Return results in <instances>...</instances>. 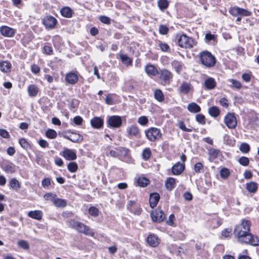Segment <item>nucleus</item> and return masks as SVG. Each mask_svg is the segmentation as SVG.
Returning <instances> with one entry per match:
<instances>
[{
    "instance_id": "44",
    "label": "nucleus",
    "mask_w": 259,
    "mask_h": 259,
    "mask_svg": "<svg viewBox=\"0 0 259 259\" xmlns=\"http://www.w3.org/2000/svg\"><path fill=\"white\" fill-rule=\"evenodd\" d=\"M151 155V152L149 148H145L143 150L142 153L143 158L145 160L148 159Z\"/></svg>"
},
{
    "instance_id": "10",
    "label": "nucleus",
    "mask_w": 259,
    "mask_h": 259,
    "mask_svg": "<svg viewBox=\"0 0 259 259\" xmlns=\"http://www.w3.org/2000/svg\"><path fill=\"white\" fill-rule=\"evenodd\" d=\"M57 23V20L52 16H47L42 19V23L47 29L54 28Z\"/></svg>"
},
{
    "instance_id": "37",
    "label": "nucleus",
    "mask_w": 259,
    "mask_h": 259,
    "mask_svg": "<svg viewBox=\"0 0 259 259\" xmlns=\"http://www.w3.org/2000/svg\"><path fill=\"white\" fill-rule=\"evenodd\" d=\"M239 149L242 153H247L250 151V146L247 143H243L240 145Z\"/></svg>"
},
{
    "instance_id": "11",
    "label": "nucleus",
    "mask_w": 259,
    "mask_h": 259,
    "mask_svg": "<svg viewBox=\"0 0 259 259\" xmlns=\"http://www.w3.org/2000/svg\"><path fill=\"white\" fill-rule=\"evenodd\" d=\"M0 32L2 35L5 37H11L14 35L16 31L13 28L7 26H3L0 27Z\"/></svg>"
},
{
    "instance_id": "31",
    "label": "nucleus",
    "mask_w": 259,
    "mask_h": 259,
    "mask_svg": "<svg viewBox=\"0 0 259 259\" xmlns=\"http://www.w3.org/2000/svg\"><path fill=\"white\" fill-rule=\"evenodd\" d=\"M208 112L210 115L213 117H218L220 114V109L217 106H212L209 108Z\"/></svg>"
},
{
    "instance_id": "3",
    "label": "nucleus",
    "mask_w": 259,
    "mask_h": 259,
    "mask_svg": "<svg viewBox=\"0 0 259 259\" xmlns=\"http://www.w3.org/2000/svg\"><path fill=\"white\" fill-rule=\"evenodd\" d=\"M200 59L201 63L207 67L213 66L215 63L214 57L207 51H204L200 54Z\"/></svg>"
},
{
    "instance_id": "4",
    "label": "nucleus",
    "mask_w": 259,
    "mask_h": 259,
    "mask_svg": "<svg viewBox=\"0 0 259 259\" xmlns=\"http://www.w3.org/2000/svg\"><path fill=\"white\" fill-rule=\"evenodd\" d=\"M146 137L151 142L159 140L162 136L160 130L156 127H151L145 131Z\"/></svg>"
},
{
    "instance_id": "26",
    "label": "nucleus",
    "mask_w": 259,
    "mask_h": 259,
    "mask_svg": "<svg viewBox=\"0 0 259 259\" xmlns=\"http://www.w3.org/2000/svg\"><path fill=\"white\" fill-rule=\"evenodd\" d=\"M257 183L254 182H250L246 184V189L250 193H255L257 191Z\"/></svg>"
},
{
    "instance_id": "27",
    "label": "nucleus",
    "mask_w": 259,
    "mask_h": 259,
    "mask_svg": "<svg viewBox=\"0 0 259 259\" xmlns=\"http://www.w3.org/2000/svg\"><path fill=\"white\" fill-rule=\"evenodd\" d=\"M165 185L167 190H172L176 186V179L173 178H168L165 181Z\"/></svg>"
},
{
    "instance_id": "15",
    "label": "nucleus",
    "mask_w": 259,
    "mask_h": 259,
    "mask_svg": "<svg viewBox=\"0 0 259 259\" xmlns=\"http://www.w3.org/2000/svg\"><path fill=\"white\" fill-rule=\"evenodd\" d=\"M63 156L68 160H73L76 158V154L75 152L71 149H65L63 152Z\"/></svg>"
},
{
    "instance_id": "63",
    "label": "nucleus",
    "mask_w": 259,
    "mask_h": 259,
    "mask_svg": "<svg viewBox=\"0 0 259 259\" xmlns=\"http://www.w3.org/2000/svg\"><path fill=\"white\" fill-rule=\"evenodd\" d=\"M19 144L23 148L26 149L29 147V144L25 139H21L19 140Z\"/></svg>"
},
{
    "instance_id": "36",
    "label": "nucleus",
    "mask_w": 259,
    "mask_h": 259,
    "mask_svg": "<svg viewBox=\"0 0 259 259\" xmlns=\"http://www.w3.org/2000/svg\"><path fill=\"white\" fill-rule=\"evenodd\" d=\"M118 158L122 159L123 157H125L127 155L128 150L125 148H120L118 149Z\"/></svg>"
},
{
    "instance_id": "30",
    "label": "nucleus",
    "mask_w": 259,
    "mask_h": 259,
    "mask_svg": "<svg viewBox=\"0 0 259 259\" xmlns=\"http://www.w3.org/2000/svg\"><path fill=\"white\" fill-rule=\"evenodd\" d=\"M188 110L193 113H197L201 110L200 107L195 103H191L188 105Z\"/></svg>"
},
{
    "instance_id": "64",
    "label": "nucleus",
    "mask_w": 259,
    "mask_h": 259,
    "mask_svg": "<svg viewBox=\"0 0 259 259\" xmlns=\"http://www.w3.org/2000/svg\"><path fill=\"white\" fill-rule=\"evenodd\" d=\"M0 136L4 138H8L10 135L6 130L0 129Z\"/></svg>"
},
{
    "instance_id": "9",
    "label": "nucleus",
    "mask_w": 259,
    "mask_h": 259,
    "mask_svg": "<svg viewBox=\"0 0 259 259\" xmlns=\"http://www.w3.org/2000/svg\"><path fill=\"white\" fill-rule=\"evenodd\" d=\"M69 135L63 134V137L73 143H80L83 140V137L79 134L68 131Z\"/></svg>"
},
{
    "instance_id": "22",
    "label": "nucleus",
    "mask_w": 259,
    "mask_h": 259,
    "mask_svg": "<svg viewBox=\"0 0 259 259\" xmlns=\"http://www.w3.org/2000/svg\"><path fill=\"white\" fill-rule=\"evenodd\" d=\"M27 91L30 97H34L37 95L39 89L36 85L32 84L28 87Z\"/></svg>"
},
{
    "instance_id": "48",
    "label": "nucleus",
    "mask_w": 259,
    "mask_h": 259,
    "mask_svg": "<svg viewBox=\"0 0 259 259\" xmlns=\"http://www.w3.org/2000/svg\"><path fill=\"white\" fill-rule=\"evenodd\" d=\"M239 163L243 166H247L248 165L249 160V159L245 156L241 157L239 160Z\"/></svg>"
},
{
    "instance_id": "19",
    "label": "nucleus",
    "mask_w": 259,
    "mask_h": 259,
    "mask_svg": "<svg viewBox=\"0 0 259 259\" xmlns=\"http://www.w3.org/2000/svg\"><path fill=\"white\" fill-rule=\"evenodd\" d=\"M160 199V196L157 193H154L150 195L149 198V203L152 208L155 207Z\"/></svg>"
},
{
    "instance_id": "2",
    "label": "nucleus",
    "mask_w": 259,
    "mask_h": 259,
    "mask_svg": "<svg viewBox=\"0 0 259 259\" xmlns=\"http://www.w3.org/2000/svg\"><path fill=\"white\" fill-rule=\"evenodd\" d=\"M68 226L70 228L75 229L78 232L83 233L86 235L94 236L95 235V233L88 226L74 220L69 221Z\"/></svg>"
},
{
    "instance_id": "51",
    "label": "nucleus",
    "mask_w": 259,
    "mask_h": 259,
    "mask_svg": "<svg viewBox=\"0 0 259 259\" xmlns=\"http://www.w3.org/2000/svg\"><path fill=\"white\" fill-rule=\"evenodd\" d=\"M90 214L94 217H97L99 214L98 209L94 206L91 207L89 209Z\"/></svg>"
},
{
    "instance_id": "56",
    "label": "nucleus",
    "mask_w": 259,
    "mask_h": 259,
    "mask_svg": "<svg viewBox=\"0 0 259 259\" xmlns=\"http://www.w3.org/2000/svg\"><path fill=\"white\" fill-rule=\"evenodd\" d=\"M239 8H240L236 7L232 8L229 10V12L232 15L237 16L239 14Z\"/></svg>"
},
{
    "instance_id": "46",
    "label": "nucleus",
    "mask_w": 259,
    "mask_h": 259,
    "mask_svg": "<svg viewBox=\"0 0 259 259\" xmlns=\"http://www.w3.org/2000/svg\"><path fill=\"white\" fill-rule=\"evenodd\" d=\"M230 175V171L227 168H223L221 170L220 176L222 178L226 179Z\"/></svg>"
},
{
    "instance_id": "5",
    "label": "nucleus",
    "mask_w": 259,
    "mask_h": 259,
    "mask_svg": "<svg viewBox=\"0 0 259 259\" xmlns=\"http://www.w3.org/2000/svg\"><path fill=\"white\" fill-rule=\"evenodd\" d=\"M178 43V45L181 48H191L193 47V40L191 37L185 34H183L179 38Z\"/></svg>"
},
{
    "instance_id": "62",
    "label": "nucleus",
    "mask_w": 259,
    "mask_h": 259,
    "mask_svg": "<svg viewBox=\"0 0 259 259\" xmlns=\"http://www.w3.org/2000/svg\"><path fill=\"white\" fill-rule=\"evenodd\" d=\"M82 118L79 116H76L74 117L73 121L76 125H79L82 123Z\"/></svg>"
},
{
    "instance_id": "21",
    "label": "nucleus",
    "mask_w": 259,
    "mask_h": 259,
    "mask_svg": "<svg viewBox=\"0 0 259 259\" xmlns=\"http://www.w3.org/2000/svg\"><path fill=\"white\" fill-rule=\"evenodd\" d=\"M12 67L11 64L6 61L0 62V70L4 73H8L10 72Z\"/></svg>"
},
{
    "instance_id": "14",
    "label": "nucleus",
    "mask_w": 259,
    "mask_h": 259,
    "mask_svg": "<svg viewBox=\"0 0 259 259\" xmlns=\"http://www.w3.org/2000/svg\"><path fill=\"white\" fill-rule=\"evenodd\" d=\"M147 242L152 247H156L159 243V239L157 236L154 234L149 235L147 238Z\"/></svg>"
},
{
    "instance_id": "34",
    "label": "nucleus",
    "mask_w": 259,
    "mask_h": 259,
    "mask_svg": "<svg viewBox=\"0 0 259 259\" xmlns=\"http://www.w3.org/2000/svg\"><path fill=\"white\" fill-rule=\"evenodd\" d=\"M171 65L177 73H179L182 70L183 65L181 62L177 60H174L172 62Z\"/></svg>"
},
{
    "instance_id": "38",
    "label": "nucleus",
    "mask_w": 259,
    "mask_h": 259,
    "mask_svg": "<svg viewBox=\"0 0 259 259\" xmlns=\"http://www.w3.org/2000/svg\"><path fill=\"white\" fill-rule=\"evenodd\" d=\"M137 182L138 186L144 187L148 185L149 181L145 178H140Z\"/></svg>"
},
{
    "instance_id": "20",
    "label": "nucleus",
    "mask_w": 259,
    "mask_h": 259,
    "mask_svg": "<svg viewBox=\"0 0 259 259\" xmlns=\"http://www.w3.org/2000/svg\"><path fill=\"white\" fill-rule=\"evenodd\" d=\"M145 70L148 75L153 76H155L159 73L158 70L152 64H148L145 66Z\"/></svg>"
},
{
    "instance_id": "53",
    "label": "nucleus",
    "mask_w": 259,
    "mask_h": 259,
    "mask_svg": "<svg viewBox=\"0 0 259 259\" xmlns=\"http://www.w3.org/2000/svg\"><path fill=\"white\" fill-rule=\"evenodd\" d=\"M159 33L162 35L166 34L168 32V28L164 25H161L159 28Z\"/></svg>"
},
{
    "instance_id": "28",
    "label": "nucleus",
    "mask_w": 259,
    "mask_h": 259,
    "mask_svg": "<svg viewBox=\"0 0 259 259\" xmlns=\"http://www.w3.org/2000/svg\"><path fill=\"white\" fill-rule=\"evenodd\" d=\"M208 154L209 156V160L211 161V158L215 159L219 155L220 153V150L218 149H215L212 148H208Z\"/></svg>"
},
{
    "instance_id": "50",
    "label": "nucleus",
    "mask_w": 259,
    "mask_h": 259,
    "mask_svg": "<svg viewBox=\"0 0 259 259\" xmlns=\"http://www.w3.org/2000/svg\"><path fill=\"white\" fill-rule=\"evenodd\" d=\"M138 123L142 125H146L148 122V119L145 116H142L138 118Z\"/></svg>"
},
{
    "instance_id": "39",
    "label": "nucleus",
    "mask_w": 259,
    "mask_h": 259,
    "mask_svg": "<svg viewBox=\"0 0 259 259\" xmlns=\"http://www.w3.org/2000/svg\"><path fill=\"white\" fill-rule=\"evenodd\" d=\"M19 247L24 249L28 250L29 249V245L28 243L24 240H19L17 243Z\"/></svg>"
},
{
    "instance_id": "6",
    "label": "nucleus",
    "mask_w": 259,
    "mask_h": 259,
    "mask_svg": "<svg viewBox=\"0 0 259 259\" xmlns=\"http://www.w3.org/2000/svg\"><path fill=\"white\" fill-rule=\"evenodd\" d=\"M224 123L229 129H234L237 124V119L234 114L228 113L225 116Z\"/></svg>"
},
{
    "instance_id": "55",
    "label": "nucleus",
    "mask_w": 259,
    "mask_h": 259,
    "mask_svg": "<svg viewBox=\"0 0 259 259\" xmlns=\"http://www.w3.org/2000/svg\"><path fill=\"white\" fill-rule=\"evenodd\" d=\"M40 67L36 64H33L31 66V71L35 74H37L40 72Z\"/></svg>"
},
{
    "instance_id": "54",
    "label": "nucleus",
    "mask_w": 259,
    "mask_h": 259,
    "mask_svg": "<svg viewBox=\"0 0 259 259\" xmlns=\"http://www.w3.org/2000/svg\"><path fill=\"white\" fill-rule=\"evenodd\" d=\"M56 196V195L55 194L48 193L44 196V197L45 199L47 200H51L53 202V200L55 199Z\"/></svg>"
},
{
    "instance_id": "40",
    "label": "nucleus",
    "mask_w": 259,
    "mask_h": 259,
    "mask_svg": "<svg viewBox=\"0 0 259 259\" xmlns=\"http://www.w3.org/2000/svg\"><path fill=\"white\" fill-rule=\"evenodd\" d=\"M158 6L161 10H164L167 8L168 3L167 0H159L158 1Z\"/></svg>"
},
{
    "instance_id": "17",
    "label": "nucleus",
    "mask_w": 259,
    "mask_h": 259,
    "mask_svg": "<svg viewBox=\"0 0 259 259\" xmlns=\"http://www.w3.org/2000/svg\"><path fill=\"white\" fill-rule=\"evenodd\" d=\"M103 119L100 117H95L91 120V124L95 128H100L103 126Z\"/></svg>"
},
{
    "instance_id": "24",
    "label": "nucleus",
    "mask_w": 259,
    "mask_h": 259,
    "mask_svg": "<svg viewBox=\"0 0 259 259\" xmlns=\"http://www.w3.org/2000/svg\"><path fill=\"white\" fill-rule=\"evenodd\" d=\"M204 84L205 88L208 90H212L216 86V82L214 79L211 77L206 79Z\"/></svg>"
},
{
    "instance_id": "47",
    "label": "nucleus",
    "mask_w": 259,
    "mask_h": 259,
    "mask_svg": "<svg viewBox=\"0 0 259 259\" xmlns=\"http://www.w3.org/2000/svg\"><path fill=\"white\" fill-rule=\"evenodd\" d=\"M229 81L232 83L231 86L233 88L239 89H240L242 87L241 82L238 80L231 79L229 80Z\"/></svg>"
},
{
    "instance_id": "32",
    "label": "nucleus",
    "mask_w": 259,
    "mask_h": 259,
    "mask_svg": "<svg viewBox=\"0 0 259 259\" xmlns=\"http://www.w3.org/2000/svg\"><path fill=\"white\" fill-rule=\"evenodd\" d=\"M9 186L10 188L16 191H17L20 188L19 181L15 178H13L10 180Z\"/></svg>"
},
{
    "instance_id": "59",
    "label": "nucleus",
    "mask_w": 259,
    "mask_h": 259,
    "mask_svg": "<svg viewBox=\"0 0 259 259\" xmlns=\"http://www.w3.org/2000/svg\"><path fill=\"white\" fill-rule=\"evenodd\" d=\"M41 184L43 187L47 188L49 187L51 185V180L49 178H45L42 180L41 182Z\"/></svg>"
},
{
    "instance_id": "13",
    "label": "nucleus",
    "mask_w": 259,
    "mask_h": 259,
    "mask_svg": "<svg viewBox=\"0 0 259 259\" xmlns=\"http://www.w3.org/2000/svg\"><path fill=\"white\" fill-rule=\"evenodd\" d=\"M184 169L185 164L178 162L173 165L171 171L174 175H179L182 173Z\"/></svg>"
},
{
    "instance_id": "7",
    "label": "nucleus",
    "mask_w": 259,
    "mask_h": 259,
    "mask_svg": "<svg viewBox=\"0 0 259 259\" xmlns=\"http://www.w3.org/2000/svg\"><path fill=\"white\" fill-rule=\"evenodd\" d=\"M121 117L117 115H112L108 117V126L112 128H119L122 124Z\"/></svg>"
},
{
    "instance_id": "58",
    "label": "nucleus",
    "mask_w": 259,
    "mask_h": 259,
    "mask_svg": "<svg viewBox=\"0 0 259 259\" xmlns=\"http://www.w3.org/2000/svg\"><path fill=\"white\" fill-rule=\"evenodd\" d=\"M99 20L101 22L107 24H109L111 22L110 18L105 16H101Z\"/></svg>"
},
{
    "instance_id": "8",
    "label": "nucleus",
    "mask_w": 259,
    "mask_h": 259,
    "mask_svg": "<svg viewBox=\"0 0 259 259\" xmlns=\"http://www.w3.org/2000/svg\"><path fill=\"white\" fill-rule=\"evenodd\" d=\"M150 215L152 221L157 223H160L162 222L165 218V214L163 211L159 208L152 211L151 212Z\"/></svg>"
},
{
    "instance_id": "43",
    "label": "nucleus",
    "mask_w": 259,
    "mask_h": 259,
    "mask_svg": "<svg viewBox=\"0 0 259 259\" xmlns=\"http://www.w3.org/2000/svg\"><path fill=\"white\" fill-rule=\"evenodd\" d=\"M46 135L48 138L53 139L56 138L57 134L55 130L49 129L46 131Z\"/></svg>"
},
{
    "instance_id": "35",
    "label": "nucleus",
    "mask_w": 259,
    "mask_h": 259,
    "mask_svg": "<svg viewBox=\"0 0 259 259\" xmlns=\"http://www.w3.org/2000/svg\"><path fill=\"white\" fill-rule=\"evenodd\" d=\"M155 98L159 102H162L164 98L162 91L159 89H157L154 92Z\"/></svg>"
},
{
    "instance_id": "29",
    "label": "nucleus",
    "mask_w": 259,
    "mask_h": 259,
    "mask_svg": "<svg viewBox=\"0 0 259 259\" xmlns=\"http://www.w3.org/2000/svg\"><path fill=\"white\" fill-rule=\"evenodd\" d=\"M28 215L34 219L39 220L41 219V212L39 210L30 211L28 212Z\"/></svg>"
},
{
    "instance_id": "41",
    "label": "nucleus",
    "mask_w": 259,
    "mask_h": 259,
    "mask_svg": "<svg viewBox=\"0 0 259 259\" xmlns=\"http://www.w3.org/2000/svg\"><path fill=\"white\" fill-rule=\"evenodd\" d=\"M67 168L69 171L71 172H74L77 170L78 168V165L76 162H71L69 163L68 164Z\"/></svg>"
},
{
    "instance_id": "42",
    "label": "nucleus",
    "mask_w": 259,
    "mask_h": 259,
    "mask_svg": "<svg viewBox=\"0 0 259 259\" xmlns=\"http://www.w3.org/2000/svg\"><path fill=\"white\" fill-rule=\"evenodd\" d=\"M158 46L160 50L163 52H168L170 51V48L169 46L165 42L159 41L158 42Z\"/></svg>"
},
{
    "instance_id": "25",
    "label": "nucleus",
    "mask_w": 259,
    "mask_h": 259,
    "mask_svg": "<svg viewBox=\"0 0 259 259\" xmlns=\"http://www.w3.org/2000/svg\"><path fill=\"white\" fill-rule=\"evenodd\" d=\"M61 15L66 18H71L73 14V11L68 7H64L60 10Z\"/></svg>"
},
{
    "instance_id": "60",
    "label": "nucleus",
    "mask_w": 259,
    "mask_h": 259,
    "mask_svg": "<svg viewBox=\"0 0 259 259\" xmlns=\"http://www.w3.org/2000/svg\"><path fill=\"white\" fill-rule=\"evenodd\" d=\"M44 53L47 55H52L53 53L52 48L50 46L46 45L44 47Z\"/></svg>"
},
{
    "instance_id": "57",
    "label": "nucleus",
    "mask_w": 259,
    "mask_h": 259,
    "mask_svg": "<svg viewBox=\"0 0 259 259\" xmlns=\"http://www.w3.org/2000/svg\"><path fill=\"white\" fill-rule=\"evenodd\" d=\"M178 126H179V127L180 129H181L182 130H183V131L187 132H191L192 131V128H187L185 126V125L184 122H183V121H180L179 122Z\"/></svg>"
},
{
    "instance_id": "49",
    "label": "nucleus",
    "mask_w": 259,
    "mask_h": 259,
    "mask_svg": "<svg viewBox=\"0 0 259 259\" xmlns=\"http://www.w3.org/2000/svg\"><path fill=\"white\" fill-rule=\"evenodd\" d=\"M203 166L201 162H197L194 165V170L197 173H200L203 171Z\"/></svg>"
},
{
    "instance_id": "33",
    "label": "nucleus",
    "mask_w": 259,
    "mask_h": 259,
    "mask_svg": "<svg viewBox=\"0 0 259 259\" xmlns=\"http://www.w3.org/2000/svg\"><path fill=\"white\" fill-rule=\"evenodd\" d=\"M53 203L56 206L60 207H64L67 204L64 200L58 198H55V199H53Z\"/></svg>"
},
{
    "instance_id": "45",
    "label": "nucleus",
    "mask_w": 259,
    "mask_h": 259,
    "mask_svg": "<svg viewBox=\"0 0 259 259\" xmlns=\"http://www.w3.org/2000/svg\"><path fill=\"white\" fill-rule=\"evenodd\" d=\"M120 58L122 62L126 65H130L132 64V61L129 57L126 55H121Z\"/></svg>"
},
{
    "instance_id": "61",
    "label": "nucleus",
    "mask_w": 259,
    "mask_h": 259,
    "mask_svg": "<svg viewBox=\"0 0 259 259\" xmlns=\"http://www.w3.org/2000/svg\"><path fill=\"white\" fill-rule=\"evenodd\" d=\"M251 14L250 12L245 9L239 8V14L243 16H249Z\"/></svg>"
},
{
    "instance_id": "52",
    "label": "nucleus",
    "mask_w": 259,
    "mask_h": 259,
    "mask_svg": "<svg viewBox=\"0 0 259 259\" xmlns=\"http://www.w3.org/2000/svg\"><path fill=\"white\" fill-rule=\"evenodd\" d=\"M196 119L200 124H204L205 123V116L202 114H197L196 116Z\"/></svg>"
},
{
    "instance_id": "16",
    "label": "nucleus",
    "mask_w": 259,
    "mask_h": 259,
    "mask_svg": "<svg viewBox=\"0 0 259 259\" xmlns=\"http://www.w3.org/2000/svg\"><path fill=\"white\" fill-rule=\"evenodd\" d=\"M192 88V85L190 83L184 81L180 84L179 90L180 93L186 95L189 93Z\"/></svg>"
},
{
    "instance_id": "1",
    "label": "nucleus",
    "mask_w": 259,
    "mask_h": 259,
    "mask_svg": "<svg viewBox=\"0 0 259 259\" xmlns=\"http://www.w3.org/2000/svg\"><path fill=\"white\" fill-rule=\"evenodd\" d=\"M250 222L243 219L240 224L237 225L234 231L235 236L238 242L249 244L252 246L259 245V238L251 234L250 232Z\"/></svg>"
},
{
    "instance_id": "23",
    "label": "nucleus",
    "mask_w": 259,
    "mask_h": 259,
    "mask_svg": "<svg viewBox=\"0 0 259 259\" xmlns=\"http://www.w3.org/2000/svg\"><path fill=\"white\" fill-rule=\"evenodd\" d=\"M127 132L129 136L132 137H136L139 135L140 130L138 126L132 125L127 127Z\"/></svg>"
},
{
    "instance_id": "12",
    "label": "nucleus",
    "mask_w": 259,
    "mask_h": 259,
    "mask_svg": "<svg viewBox=\"0 0 259 259\" xmlns=\"http://www.w3.org/2000/svg\"><path fill=\"white\" fill-rule=\"evenodd\" d=\"M159 78L165 83L169 82L170 80L172 78V74L168 70L162 69L160 70Z\"/></svg>"
},
{
    "instance_id": "18",
    "label": "nucleus",
    "mask_w": 259,
    "mask_h": 259,
    "mask_svg": "<svg viewBox=\"0 0 259 259\" xmlns=\"http://www.w3.org/2000/svg\"><path fill=\"white\" fill-rule=\"evenodd\" d=\"M78 79V76L75 73H68L66 74L65 76L66 82L71 84H75L77 81Z\"/></svg>"
}]
</instances>
